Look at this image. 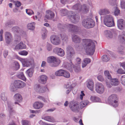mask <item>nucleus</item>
<instances>
[{
  "instance_id": "obj_1",
  "label": "nucleus",
  "mask_w": 125,
  "mask_h": 125,
  "mask_svg": "<svg viewBox=\"0 0 125 125\" xmlns=\"http://www.w3.org/2000/svg\"><path fill=\"white\" fill-rule=\"evenodd\" d=\"M82 41L85 45L84 48L86 53L90 55H92L95 49L94 42L91 40L86 39H83Z\"/></svg>"
},
{
  "instance_id": "obj_2",
  "label": "nucleus",
  "mask_w": 125,
  "mask_h": 125,
  "mask_svg": "<svg viewBox=\"0 0 125 125\" xmlns=\"http://www.w3.org/2000/svg\"><path fill=\"white\" fill-rule=\"evenodd\" d=\"M82 24L85 28L88 29L93 28L95 25L94 21L90 18L84 19L82 22Z\"/></svg>"
},
{
  "instance_id": "obj_3",
  "label": "nucleus",
  "mask_w": 125,
  "mask_h": 125,
  "mask_svg": "<svg viewBox=\"0 0 125 125\" xmlns=\"http://www.w3.org/2000/svg\"><path fill=\"white\" fill-rule=\"evenodd\" d=\"M104 24L108 27L115 26V23L112 16L110 15H106L104 17Z\"/></svg>"
},
{
  "instance_id": "obj_4",
  "label": "nucleus",
  "mask_w": 125,
  "mask_h": 125,
  "mask_svg": "<svg viewBox=\"0 0 125 125\" xmlns=\"http://www.w3.org/2000/svg\"><path fill=\"white\" fill-rule=\"evenodd\" d=\"M47 61L50 63V65L52 67L58 66L60 62V60L53 56H50L47 58Z\"/></svg>"
},
{
  "instance_id": "obj_5",
  "label": "nucleus",
  "mask_w": 125,
  "mask_h": 125,
  "mask_svg": "<svg viewBox=\"0 0 125 125\" xmlns=\"http://www.w3.org/2000/svg\"><path fill=\"white\" fill-rule=\"evenodd\" d=\"M66 58L68 60H71L75 52L73 48L71 46H68L66 48Z\"/></svg>"
},
{
  "instance_id": "obj_6",
  "label": "nucleus",
  "mask_w": 125,
  "mask_h": 125,
  "mask_svg": "<svg viewBox=\"0 0 125 125\" xmlns=\"http://www.w3.org/2000/svg\"><path fill=\"white\" fill-rule=\"evenodd\" d=\"M67 29L69 32L75 33L78 32L79 28L76 25L67 23Z\"/></svg>"
},
{
  "instance_id": "obj_7",
  "label": "nucleus",
  "mask_w": 125,
  "mask_h": 125,
  "mask_svg": "<svg viewBox=\"0 0 125 125\" xmlns=\"http://www.w3.org/2000/svg\"><path fill=\"white\" fill-rule=\"evenodd\" d=\"M96 91L98 93L102 94L104 91V85L101 83H97L95 86Z\"/></svg>"
},
{
  "instance_id": "obj_8",
  "label": "nucleus",
  "mask_w": 125,
  "mask_h": 125,
  "mask_svg": "<svg viewBox=\"0 0 125 125\" xmlns=\"http://www.w3.org/2000/svg\"><path fill=\"white\" fill-rule=\"evenodd\" d=\"M69 106L71 110L74 112H79L80 109L78 104L76 103H73V102H71Z\"/></svg>"
},
{
  "instance_id": "obj_9",
  "label": "nucleus",
  "mask_w": 125,
  "mask_h": 125,
  "mask_svg": "<svg viewBox=\"0 0 125 125\" xmlns=\"http://www.w3.org/2000/svg\"><path fill=\"white\" fill-rule=\"evenodd\" d=\"M53 51L54 53L61 57L63 56L65 54L64 51L59 47L55 48L53 49Z\"/></svg>"
},
{
  "instance_id": "obj_10",
  "label": "nucleus",
  "mask_w": 125,
  "mask_h": 125,
  "mask_svg": "<svg viewBox=\"0 0 125 125\" xmlns=\"http://www.w3.org/2000/svg\"><path fill=\"white\" fill-rule=\"evenodd\" d=\"M14 83L17 88H22L25 86L26 84L24 82L19 80H15Z\"/></svg>"
},
{
  "instance_id": "obj_11",
  "label": "nucleus",
  "mask_w": 125,
  "mask_h": 125,
  "mask_svg": "<svg viewBox=\"0 0 125 125\" xmlns=\"http://www.w3.org/2000/svg\"><path fill=\"white\" fill-rule=\"evenodd\" d=\"M70 21L74 23H77L79 21L80 16L77 15L75 14L74 15H72L68 16Z\"/></svg>"
},
{
  "instance_id": "obj_12",
  "label": "nucleus",
  "mask_w": 125,
  "mask_h": 125,
  "mask_svg": "<svg viewBox=\"0 0 125 125\" xmlns=\"http://www.w3.org/2000/svg\"><path fill=\"white\" fill-rule=\"evenodd\" d=\"M50 40L52 43L54 44L57 45L59 44V38L55 35H52L50 37Z\"/></svg>"
},
{
  "instance_id": "obj_13",
  "label": "nucleus",
  "mask_w": 125,
  "mask_h": 125,
  "mask_svg": "<svg viewBox=\"0 0 125 125\" xmlns=\"http://www.w3.org/2000/svg\"><path fill=\"white\" fill-rule=\"evenodd\" d=\"M35 87L36 91L39 93H44L46 91V89H47L46 87L41 86L40 84H36Z\"/></svg>"
},
{
  "instance_id": "obj_14",
  "label": "nucleus",
  "mask_w": 125,
  "mask_h": 125,
  "mask_svg": "<svg viewBox=\"0 0 125 125\" xmlns=\"http://www.w3.org/2000/svg\"><path fill=\"white\" fill-rule=\"evenodd\" d=\"M117 26L120 30H123L125 28V22L124 20L120 19L117 21Z\"/></svg>"
},
{
  "instance_id": "obj_15",
  "label": "nucleus",
  "mask_w": 125,
  "mask_h": 125,
  "mask_svg": "<svg viewBox=\"0 0 125 125\" xmlns=\"http://www.w3.org/2000/svg\"><path fill=\"white\" fill-rule=\"evenodd\" d=\"M5 39L6 42L9 44L12 40V35L9 32H6L5 33Z\"/></svg>"
},
{
  "instance_id": "obj_16",
  "label": "nucleus",
  "mask_w": 125,
  "mask_h": 125,
  "mask_svg": "<svg viewBox=\"0 0 125 125\" xmlns=\"http://www.w3.org/2000/svg\"><path fill=\"white\" fill-rule=\"evenodd\" d=\"M46 13L45 17L48 19H51L54 17V14L50 10H47L46 11Z\"/></svg>"
},
{
  "instance_id": "obj_17",
  "label": "nucleus",
  "mask_w": 125,
  "mask_h": 125,
  "mask_svg": "<svg viewBox=\"0 0 125 125\" xmlns=\"http://www.w3.org/2000/svg\"><path fill=\"white\" fill-rule=\"evenodd\" d=\"M72 41L75 43H79L80 42L81 39L79 37L75 34H73L72 35Z\"/></svg>"
},
{
  "instance_id": "obj_18",
  "label": "nucleus",
  "mask_w": 125,
  "mask_h": 125,
  "mask_svg": "<svg viewBox=\"0 0 125 125\" xmlns=\"http://www.w3.org/2000/svg\"><path fill=\"white\" fill-rule=\"evenodd\" d=\"M43 105L41 102H35L33 104V106L36 109H40L42 108Z\"/></svg>"
},
{
  "instance_id": "obj_19",
  "label": "nucleus",
  "mask_w": 125,
  "mask_h": 125,
  "mask_svg": "<svg viewBox=\"0 0 125 125\" xmlns=\"http://www.w3.org/2000/svg\"><path fill=\"white\" fill-rule=\"evenodd\" d=\"M67 23L63 24L59 23L57 25L58 29L61 31H64L67 29Z\"/></svg>"
},
{
  "instance_id": "obj_20",
  "label": "nucleus",
  "mask_w": 125,
  "mask_h": 125,
  "mask_svg": "<svg viewBox=\"0 0 125 125\" xmlns=\"http://www.w3.org/2000/svg\"><path fill=\"white\" fill-rule=\"evenodd\" d=\"M14 99L18 102L22 101V98L21 95L19 93L15 94L14 96Z\"/></svg>"
},
{
  "instance_id": "obj_21",
  "label": "nucleus",
  "mask_w": 125,
  "mask_h": 125,
  "mask_svg": "<svg viewBox=\"0 0 125 125\" xmlns=\"http://www.w3.org/2000/svg\"><path fill=\"white\" fill-rule=\"evenodd\" d=\"M34 63V61L32 58H31L30 60L26 61L24 64V66L28 67L30 65H32Z\"/></svg>"
},
{
  "instance_id": "obj_22",
  "label": "nucleus",
  "mask_w": 125,
  "mask_h": 125,
  "mask_svg": "<svg viewBox=\"0 0 125 125\" xmlns=\"http://www.w3.org/2000/svg\"><path fill=\"white\" fill-rule=\"evenodd\" d=\"M26 45L22 42H21L19 43L15 47L16 50L23 49L26 48Z\"/></svg>"
},
{
  "instance_id": "obj_23",
  "label": "nucleus",
  "mask_w": 125,
  "mask_h": 125,
  "mask_svg": "<svg viewBox=\"0 0 125 125\" xmlns=\"http://www.w3.org/2000/svg\"><path fill=\"white\" fill-rule=\"evenodd\" d=\"M80 11H82L84 13H87L89 10L88 7L85 4H84L81 6Z\"/></svg>"
},
{
  "instance_id": "obj_24",
  "label": "nucleus",
  "mask_w": 125,
  "mask_h": 125,
  "mask_svg": "<svg viewBox=\"0 0 125 125\" xmlns=\"http://www.w3.org/2000/svg\"><path fill=\"white\" fill-rule=\"evenodd\" d=\"M87 86L88 88L91 91L94 89V83L92 80H88L87 81Z\"/></svg>"
},
{
  "instance_id": "obj_25",
  "label": "nucleus",
  "mask_w": 125,
  "mask_h": 125,
  "mask_svg": "<svg viewBox=\"0 0 125 125\" xmlns=\"http://www.w3.org/2000/svg\"><path fill=\"white\" fill-rule=\"evenodd\" d=\"M110 81V82L112 83L113 85L115 86L117 85L119 83V81L117 78L112 79H109Z\"/></svg>"
},
{
  "instance_id": "obj_26",
  "label": "nucleus",
  "mask_w": 125,
  "mask_h": 125,
  "mask_svg": "<svg viewBox=\"0 0 125 125\" xmlns=\"http://www.w3.org/2000/svg\"><path fill=\"white\" fill-rule=\"evenodd\" d=\"M104 34L105 36L108 38H112L113 37L112 33L109 30H106L105 31Z\"/></svg>"
},
{
  "instance_id": "obj_27",
  "label": "nucleus",
  "mask_w": 125,
  "mask_h": 125,
  "mask_svg": "<svg viewBox=\"0 0 125 125\" xmlns=\"http://www.w3.org/2000/svg\"><path fill=\"white\" fill-rule=\"evenodd\" d=\"M89 103L88 100H85L81 102L79 105L80 109H82L87 105Z\"/></svg>"
},
{
  "instance_id": "obj_28",
  "label": "nucleus",
  "mask_w": 125,
  "mask_h": 125,
  "mask_svg": "<svg viewBox=\"0 0 125 125\" xmlns=\"http://www.w3.org/2000/svg\"><path fill=\"white\" fill-rule=\"evenodd\" d=\"M91 59L89 58H86L84 59L83 63H82V66L83 68L85 67L87 64L90 62Z\"/></svg>"
},
{
  "instance_id": "obj_29",
  "label": "nucleus",
  "mask_w": 125,
  "mask_h": 125,
  "mask_svg": "<svg viewBox=\"0 0 125 125\" xmlns=\"http://www.w3.org/2000/svg\"><path fill=\"white\" fill-rule=\"evenodd\" d=\"M60 35L63 42H66L68 40V38L67 36L64 33H62Z\"/></svg>"
},
{
  "instance_id": "obj_30",
  "label": "nucleus",
  "mask_w": 125,
  "mask_h": 125,
  "mask_svg": "<svg viewBox=\"0 0 125 125\" xmlns=\"http://www.w3.org/2000/svg\"><path fill=\"white\" fill-rule=\"evenodd\" d=\"M69 60L70 63H68L67 67L68 70H69L71 72H72L73 71V68L74 65L72 63L71 60Z\"/></svg>"
},
{
  "instance_id": "obj_31",
  "label": "nucleus",
  "mask_w": 125,
  "mask_h": 125,
  "mask_svg": "<svg viewBox=\"0 0 125 125\" xmlns=\"http://www.w3.org/2000/svg\"><path fill=\"white\" fill-rule=\"evenodd\" d=\"M13 31L15 33H19L22 31V30L18 26H15L12 28Z\"/></svg>"
},
{
  "instance_id": "obj_32",
  "label": "nucleus",
  "mask_w": 125,
  "mask_h": 125,
  "mask_svg": "<svg viewBox=\"0 0 125 125\" xmlns=\"http://www.w3.org/2000/svg\"><path fill=\"white\" fill-rule=\"evenodd\" d=\"M35 23L34 22L29 23L28 24L27 26L28 29L33 30L35 29Z\"/></svg>"
},
{
  "instance_id": "obj_33",
  "label": "nucleus",
  "mask_w": 125,
  "mask_h": 125,
  "mask_svg": "<svg viewBox=\"0 0 125 125\" xmlns=\"http://www.w3.org/2000/svg\"><path fill=\"white\" fill-rule=\"evenodd\" d=\"M117 99V95L116 94H113L109 97L108 100L110 101H113L114 100H116Z\"/></svg>"
},
{
  "instance_id": "obj_34",
  "label": "nucleus",
  "mask_w": 125,
  "mask_h": 125,
  "mask_svg": "<svg viewBox=\"0 0 125 125\" xmlns=\"http://www.w3.org/2000/svg\"><path fill=\"white\" fill-rule=\"evenodd\" d=\"M47 79V77L45 75H43L41 76L40 79L41 82L42 84L45 83L46 82Z\"/></svg>"
},
{
  "instance_id": "obj_35",
  "label": "nucleus",
  "mask_w": 125,
  "mask_h": 125,
  "mask_svg": "<svg viewBox=\"0 0 125 125\" xmlns=\"http://www.w3.org/2000/svg\"><path fill=\"white\" fill-rule=\"evenodd\" d=\"M90 99L92 101L94 102H99L100 101V98L97 97L91 96Z\"/></svg>"
},
{
  "instance_id": "obj_36",
  "label": "nucleus",
  "mask_w": 125,
  "mask_h": 125,
  "mask_svg": "<svg viewBox=\"0 0 125 125\" xmlns=\"http://www.w3.org/2000/svg\"><path fill=\"white\" fill-rule=\"evenodd\" d=\"M33 72V70L32 68H30L26 71V73L30 77H31Z\"/></svg>"
},
{
  "instance_id": "obj_37",
  "label": "nucleus",
  "mask_w": 125,
  "mask_h": 125,
  "mask_svg": "<svg viewBox=\"0 0 125 125\" xmlns=\"http://www.w3.org/2000/svg\"><path fill=\"white\" fill-rule=\"evenodd\" d=\"M64 72V70H60L56 71L55 73V74L56 76H62Z\"/></svg>"
},
{
  "instance_id": "obj_38",
  "label": "nucleus",
  "mask_w": 125,
  "mask_h": 125,
  "mask_svg": "<svg viewBox=\"0 0 125 125\" xmlns=\"http://www.w3.org/2000/svg\"><path fill=\"white\" fill-rule=\"evenodd\" d=\"M81 5L79 3L76 4L74 5L72 8L73 9L75 10H77L79 11H80L81 10Z\"/></svg>"
},
{
  "instance_id": "obj_39",
  "label": "nucleus",
  "mask_w": 125,
  "mask_h": 125,
  "mask_svg": "<svg viewBox=\"0 0 125 125\" xmlns=\"http://www.w3.org/2000/svg\"><path fill=\"white\" fill-rule=\"evenodd\" d=\"M17 76L18 78L22 79L23 81H25L26 80V79L22 72H21L19 73L17 75Z\"/></svg>"
},
{
  "instance_id": "obj_40",
  "label": "nucleus",
  "mask_w": 125,
  "mask_h": 125,
  "mask_svg": "<svg viewBox=\"0 0 125 125\" xmlns=\"http://www.w3.org/2000/svg\"><path fill=\"white\" fill-rule=\"evenodd\" d=\"M44 119L45 120L51 122H53L54 121V119L53 117L49 116L45 117L44 118Z\"/></svg>"
},
{
  "instance_id": "obj_41",
  "label": "nucleus",
  "mask_w": 125,
  "mask_h": 125,
  "mask_svg": "<svg viewBox=\"0 0 125 125\" xmlns=\"http://www.w3.org/2000/svg\"><path fill=\"white\" fill-rule=\"evenodd\" d=\"M61 15L62 16H65L67 15L68 12L66 9H63L60 10Z\"/></svg>"
},
{
  "instance_id": "obj_42",
  "label": "nucleus",
  "mask_w": 125,
  "mask_h": 125,
  "mask_svg": "<svg viewBox=\"0 0 125 125\" xmlns=\"http://www.w3.org/2000/svg\"><path fill=\"white\" fill-rule=\"evenodd\" d=\"M124 48L123 46H120L118 48V52L120 54L123 55L124 53Z\"/></svg>"
},
{
  "instance_id": "obj_43",
  "label": "nucleus",
  "mask_w": 125,
  "mask_h": 125,
  "mask_svg": "<svg viewBox=\"0 0 125 125\" xmlns=\"http://www.w3.org/2000/svg\"><path fill=\"white\" fill-rule=\"evenodd\" d=\"M17 88L15 86L14 83H13L11 84L10 86V90L12 92L16 91L17 90Z\"/></svg>"
},
{
  "instance_id": "obj_44",
  "label": "nucleus",
  "mask_w": 125,
  "mask_h": 125,
  "mask_svg": "<svg viewBox=\"0 0 125 125\" xmlns=\"http://www.w3.org/2000/svg\"><path fill=\"white\" fill-rule=\"evenodd\" d=\"M104 74L106 78L110 79L111 78V75L108 70H106L104 72Z\"/></svg>"
},
{
  "instance_id": "obj_45",
  "label": "nucleus",
  "mask_w": 125,
  "mask_h": 125,
  "mask_svg": "<svg viewBox=\"0 0 125 125\" xmlns=\"http://www.w3.org/2000/svg\"><path fill=\"white\" fill-rule=\"evenodd\" d=\"M73 68L75 71L76 73H78L81 71L80 66L79 65H78L77 66H75L74 65Z\"/></svg>"
},
{
  "instance_id": "obj_46",
  "label": "nucleus",
  "mask_w": 125,
  "mask_h": 125,
  "mask_svg": "<svg viewBox=\"0 0 125 125\" xmlns=\"http://www.w3.org/2000/svg\"><path fill=\"white\" fill-rule=\"evenodd\" d=\"M63 72L62 76L66 78H69L70 77V74L69 72L64 70Z\"/></svg>"
},
{
  "instance_id": "obj_47",
  "label": "nucleus",
  "mask_w": 125,
  "mask_h": 125,
  "mask_svg": "<svg viewBox=\"0 0 125 125\" xmlns=\"http://www.w3.org/2000/svg\"><path fill=\"white\" fill-rule=\"evenodd\" d=\"M42 30V36L43 39H44L46 37V34L47 33V31L45 28H43Z\"/></svg>"
},
{
  "instance_id": "obj_48",
  "label": "nucleus",
  "mask_w": 125,
  "mask_h": 125,
  "mask_svg": "<svg viewBox=\"0 0 125 125\" xmlns=\"http://www.w3.org/2000/svg\"><path fill=\"white\" fill-rule=\"evenodd\" d=\"M112 102L110 103V104L113 107H115L118 106V102L116 100H114V101H112Z\"/></svg>"
},
{
  "instance_id": "obj_49",
  "label": "nucleus",
  "mask_w": 125,
  "mask_h": 125,
  "mask_svg": "<svg viewBox=\"0 0 125 125\" xmlns=\"http://www.w3.org/2000/svg\"><path fill=\"white\" fill-rule=\"evenodd\" d=\"M102 59L103 61L104 62H107L109 60L108 57L106 55H104L102 56Z\"/></svg>"
},
{
  "instance_id": "obj_50",
  "label": "nucleus",
  "mask_w": 125,
  "mask_h": 125,
  "mask_svg": "<svg viewBox=\"0 0 125 125\" xmlns=\"http://www.w3.org/2000/svg\"><path fill=\"white\" fill-rule=\"evenodd\" d=\"M0 97L1 99L4 101L6 100L7 99V97L4 93H2L0 95Z\"/></svg>"
},
{
  "instance_id": "obj_51",
  "label": "nucleus",
  "mask_w": 125,
  "mask_h": 125,
  "mask_svg": "<svg viewBox=\"0 0 125 125\" xmlns=\"http://www.w3.org/2000/svg\"><path fill=\"white\" fill-rule=\"evenodd\" d=\"M117 0H109V3L111 5L113 6L116 5Z\"/></svg>"
},
{
  "instance_id": "obj_52",
  "label": "nucleus",
  "mask_w": 125,
  "mask_h": 125,
  "mask_svg": "<svg viewBox=\"0 0 125 125\" xmlns=\"http://www.w3.org/2000/svg\"><path fill=\"white\" fill-rule=\"evenodd\" d=\"M26 10L27 13L29 15H31L34 14L33 11L30 9H26Z\"/></svg>"
},
{
  "instance_id": "obj_53",
  "label": "nucleus",
  "mask_w": 125,
  "mask_h": 125,
  "mask_svg": "<svg viewBox=\"0 0 125 125\" xmlns=\"http://www.w3.org/2000/svg\"><path fill=\"white\" fill-rule=\"evenodd\" d=\"M120 6L122 9L125 8V0H121Z\"/></svg>"
},
{
  "instance_id": "obj_54",
  "label": "nucleus",
  "mask_w": 125,
  "mask_h": 125,
  "mask_svg": "<svg viewBox=\"0 0 125 125\" xmlns=\"http://www.w3.org/2000/svg\"><path fill=\"white\" fill-rule=\"evenodd\" d=\"M46 48L48 51H51L52 49V45L47 42L46 45Z\"/></svg>"
},
{
  "instance_id": "obj_55",
  "label": "nucleus",
  "mask_w": 125,
  "mask_h": 125,
  "mask_svg": "<svg viewBox=\"0 0 125 125\" xmlns=\"http://www.w3.org/2000/svg\"><path fill=\"white\" fill-rule=\"evenodd\" d=\"M120 79L121 83L123 85H125V75L122 76Z\"/></svg>"
},
{
  "instance_id": "obj_56",
  "label": "nucleus",
  "mask_w": 125,
  "mask_h": 125,
  "mask_svg": "<svg viewBox=\"0 0 125 125\" xmlns=\"http://www.w3.org/2000/svg\"><path fill=\"white\" fill-rule=\"evenodd\" d=\"M120 10L118 9V8L116 7L115 10V16H118L120 13Z\"/></svg>"
},
{
  "instance_id": "obj_57",
  "label": "nucleus",
  "mask_w": 125,
  "mask_h": 125,
  "mask_svg": "<svg viewBox=\"0 0 125 125\" xmlns=\"http://www.w3.org/2000/svg\"><path fill=\"white\" fill-rule=\"evenodd\" d=\"M19 53L21 55H26L28 53L25 51H23L19 52Z\"/></svg>"
},
{
  "instance_id": "obj_58",
  "label": "nucleus",
  "mask_w": 125,
  "mask_h": 125,
  "mask_svg": "<svg viewBox=\"0 0 125 125\" xmlns=\"http://www.w3.org/2000/svg\"><path fill=\"white\" fill-rule=\"evenodd\" d=\"M8 110L10 113L11 114L13 112V108L12 107L10 104H8Z\"/></svg>"
},
{
  "instance_id": "obj_59",
  "label": "nucleus",
  "mask_w": 125,
  "mask_h": 125,
  "mask_svg": "<svg viewBox=\"0 0 125 125\" xmlns=\"http://www.w3.org/2000/svg\"><path fill=\"white\" fill-rule=\"evenodd\" d=\"M87 33V31L85 29H83L81 30V33L83 35H86Z\"/></svg>"
},
{
  "instance_id": "obj_60",
  "label": "nucleus",
  "mask_w": 125,
  "mask_h": 125,
  "mask_svg": "<svg viewBox=\"0 0 125 125\" xmlns=\"http://www.w3.org/2000/svg\"><path fill=\"white\" fill-rule=\"evenodd\" d=\"M14 67L16 68V70H17L20 68V65L18 62H14Z\"/></svg>"
},
{
  "instance_id": "obj_61",
  "label": "nucleus",
  "mask_w": 125,
  "mask_h": 125,
  "mask_svg": "<svg viewBox=\"0 0 125 125\" xmlns=\"http://www.w3.org/2000/svg\"><path fill=\"white\" fill-rule=\"evenodd\" d=\"M22 122L23 125H30L29 122L27 120H22Z\"/></svg>"
},
{
  "instance_id": "obj_62",
  "label": "nucleus",
  "mask_w": 125,
  "mask_h": 125,
  "mask_svg": "<svg viewBox=\"0 0 125 125\" xmlns=\"http://www.w3.org/2000/svg\"><path fill=\"white\" fill-rule=\"evenodd\" d=\"M15 37L17 39L15 40V42H19L21 40V38L20 36L16 35L15 36Z\"/></svg>"
},
{
  "instance_id": "obj_63",
  "label": "nucleus",
  "mask_w": 125,
  "mask_h": 125,
  "mask_svg": "<svg viewBox=\"0 0 125 125\" xmlns=\"http://www.w3.org/2000/svg\"><path fill=\"white\" fill-rule=\"evenodd\" d=\"M117 72L120 74L125 73L124 71L122 69H120L117 70Z\"/></svg>"
},
{
  "instance_id": "obj_64",
  "label": "nucleus",
  "mask_w": 125,
  "mask_h": 125,
  "mask_svg": "<svg viewBox=\"0 0 125 125\" xmlns=\"http://www.w3.org/2000/svg\"><path fill=\"white\" fill-rule=\"evenodd\" d=\"M97 78L98 80L99 81L102 82L104 81V78L101 75H99L98 76Z\"/></svg>"
}]
</instances>
